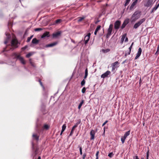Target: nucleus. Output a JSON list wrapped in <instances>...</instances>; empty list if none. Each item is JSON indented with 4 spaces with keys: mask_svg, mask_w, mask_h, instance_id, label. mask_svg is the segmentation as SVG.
I'll use <instances>...</instances> for the list:
<instances>
[{
    "mask_svg": "<svg viewBox=\"0 0 159 159\" xmlns=\"http://www.w3.org/2000/svg\"><path fill=\"white\" fill-rule=\"evenodd\" d=\"M10 43L8 45H7L6 48L3 49V52L8 51L10 50L12 51L15 48L18 47V42L16 39H12L10 42Z\"/></svg>",
    "mask_w": 159,
    "mask_h": 159,
    "instance_id": "nucleus-1",
    "label": "nucleus"
},
{
    "mask_svg": "<svg viewBox=\"0 0 159 159\" xmlns=\"http://www.w3.org/2000/svg\"><path fill=\"white\" fill-rule=\"evenodd\" d=\"M140 12L139 11H136L134 12L131 16V21H135L140 17Z\"/></svg>",
    "mask_w": 159,
    "mask_h": 159,
    "instance_id": "nucleus-2",
    "label": "nucleus"
},
{
    "mask_svg": "<svg viewBox=\"0 0 159 159\" xmlns=\"http://www.w3.org/2000/svg\"><path fill=\"white\" fill-rule=\"evenodd\" d=\"M146 19L143 18L136 23L134 25L133 28L135 29H137L142 23L145 21Z\"/></svg>",
    "mask_w": 159,
    "mask_h": 159,
    "instance_id": "nucleus-3",
    "label": "nucleus"
},
{
    "mask_svg": "<svg viewBox=\"0 0 159 159\" xmlns=\"http://www.w3.org/2000/svg\"><path fill=\"white\" fill-rule=\"evenodd\" d=\"M152 0H145L144 1V6L147 7H151L152 5Z\"/></svg>",
    "mask_w": 159,
    "mask_h": 159,
    "instance_id": "nucleus-4",
    "label": "nucleus"
},
{
    "mask_svg": "<svg viewBox=\"0 0 159 159\" xmlns=\"http://www.w3.org/2000/svg\"><path fill=\"white\" fill-rule=\"evenodd\" d=\"M113 25L112 24H111L109 26V27L107 30V33L106 35V38H108L111 35Z\"/></svg>",
    "mask_w": 159,
    "mask_h": 159,
    "instance_id": "nucleus-5",
    "label": "nucleus"
},
{
    "mask_svg": "<svg viewBox=\"0 0 159 159\" xmlns=\"http://www.w3.org/2000/svg\"><path fill=\"white\" fill-rule=\"evenodd\" d=\"M5 34L6 36V38L4 41V43L5 44H6L7 43H8L9 42H10L11 37L10 34H9L8 33H5Z\"/></svg>",
    "mask_w": 159,
    "mask_h": 159,
    "instance_id": "nucleus-6",
    "label": "nucleus"
},
{
    "mask_svg": "<svg viewBox=\"0 0 159 159\" xmlns=\"http://www.w3.org/2000/svg\"><path fill=\"white\" fill-rule=\"evenodd\" d=\"M119 64V63L118 61H116L115 62L113 63L112 64L111 71H114L116 68L118 67H119L118 65Z\"/></svg>",
    "mask_w": 159,
    "mask_h": 159,
    "instance_id": "nucleus-7",
    "label": "nucleus"
},
{
    "mask_svg": "<svg viewBox=\"0 0 159 159\" xmlns=\"http://www.w3.org/2000/svg\"><path fill=\"white\" fill-rule=\"evenodd\" d=\"M80 123V121L78 122H77L75 125L71 129V131L70 132V133L69 134L70 136H71L74 132V131L75 130V128H76L78 126V125Z\"/></svg>",
    "mask_w": 159,
    "mask_h": 159,
    "instance_id": "nucleus-8",
    "label": "nucleus"
},
{
    "mask_svg": "<svg viewBox=\"0 0 159 159\" xmlns=\"http://www.w3.org/2000/svg\"><path fill=\"white\" fill-rule=\"evenodd\" d=\"M121 22L120 20L116 21L114 23V28L115 29L118 30L119 28Z\"/></svg>",
    "mask_w": 159,
    "mask_h": 159,
    "instance_id": "nucleus-9",
    "label": "nucleus"
},
{
    "mask_svg": "<svg viewBox=\"0 0 159 159\" xmlns=\"http://www.w3.org/2000/svg\"><path fill=\"white\" fill-rule=\"evenodd\" d=\"M90 35L91 34L90 33H88L87 35L85 36L84 38V43L85 44H86L89 41L90 38Z\"/></svg>",
    "mask_w": 159,
    "mask_h": 159,
    "instance_id": "nucleus-10",
    "label": "nucleus"
},
{
    "mask_svg": "<svg viewBox=\"0 0 159 159\" xmlns=\"http://www.w3.org/2000/svg\"><path fill=\"white\" fill-rule=\"evenodd\" d=\"M111 74V72L109 70L107 71L106 72L104 73L101 75V77L102 78H104L106 77H108V75Z\"/></svg>",
    "mask_w": 159,
    "mask_h": 159,
    "instance_id": "nucleus-11",
    "label": "nucleus"
},
{
    "mask_svg": "<svg viewBox=\"0 0 159 159\" xmlns=\"http://www.w3.org/2000/svg\"><path fill=\"white\" fill-rule=\"evenodd\" d=\"M142 52V50L141 48H139L138 51L136 54V56L135 57V59H137L141 55Z\"/></svg>",
    "mask_w": 159,
    "mask_h": 159,
    "instance_id": "nucleus-12",
    "label": "nucleus"
},
{
    "mask_svg": "<svg viewBox=\"0 0 159 159\" xmlns=\"http://www.w3.org/2000/svg\"><path fill=\"white\" fill-rule=\"evenodd\" d=\"M90 135L91 136L90 139L91 140H93L94 139V135L95 132L94 130H92L90 132Z\"/></svg>",
    "mask_w": 159,
    "mask_h": 159,
    "instance_id": "nucleus-13",
    "label": "nucleus"
},
{
    "mask_svg": "<svg viewBox=\"0 0 159 159\" xmlns=\"http://www.w3.org/2000/svg\"><path fill=\"white\" fill-rule=\"evenodd\" d=\"M137 2H138V0H135V1L134 2L132 3L131 5L129 7L130 10H132L134 6L137 3Z\"/></svg>",
    "mask_w": 159,
    "mask_h": 159,
    "instance_id": "nucleus-14",
    "label": "nucleus"
},
{
    "mask_svg": "<svg viewBox=\"0 0 159 159\" xmlns=\"http://www.w3.org/2000/svg\"><path fill=\"white\" fill-rule=\"evenodd\" d=\"M18 59H19L20 62L23 64H25V61L24 58L20 56V57H18Z\"/></svg>",
    "mask_w": 159,
    "mask_h": 159,
    "instance_id": "nucleus-15",
    "label": "nucleus"
},
{
    "mask_svg": "<svg viewBox=\"0 0 159 159\" xmlns=\"http://www.w3.org/2000/svg\"><path fill=\"white\" fill-rule=\"evenodd\" d=\"M49 32H46L43 33V34L42 35L41 38H43L45 37H49Z\"/></svg>",
    "mask_w": 159,
    "mask_h": 159,
    "instance_id": "nucleus-16",
    "label": "nucleus"
},
{
    "mask_svg": "<svg viewBox=\"0 0 159 159\" xmlns=\"http://www.w3.org/2000/svg\"><path fill=\"white\" fill-rule=\"evenodd\" d=\"M57 43L56 42H55L53 43L47 44L46 45V47H52L53 46H54L55 45H56Z\"/></svg>",
    "mask_w": 159,
    "mask_h": 159,
    "instance_id": "nucleus-17",
    "label": "nucleus"
},
{
    "mask_svg": "<svg viewBox=\"0 0 159 159\" xmlns=\"http://www.w3.org/2000/svg\"><path fill=\"white\" fill-rule=\"evenodd\" d=\"M61 34V32L58 31L55 33H54L52 34V36L53 38L57 37L58 36L60 35Z\"/></svg>",
    "mask_w": 159,
    "mask_h": 159,
    "instance_id": "nucleus-18",
    "label": "nucleus"
},
{
    "mask_svg": "<svg viewBox=\"0 0 159 159\" xmlns=\"http://www.w3.org/2000/svg\"><path fill=\"white\" fill-rule=\"evenodd\" d=\"M33 138L34 139L36 140L37 141L39 139V136L36 134H33L32 135Z\"/></svg>",
    "mask_w": 159,
    "mask_h": 159,
    "instance_id": "nucleus-19",
    "label": "nucleus"
},
{
    "mask_svg": "<svg viewBox=\"0 0 159 159\" xmlns=\"http://www.w3.org/2000/svg\"><path fill=\"white\" fill-rule=\"evenodd\" d=\"M20 55H18L16 53H14L12 54V56L13 58H17L18 59V57H20Z\"/></svg>",
    "mask_w": 159,
    "mask_h": 159,
    "instance_id": "nucleus-20",
    "label": "nucleus"
},
{
    "mask_svg": "<svg viewBox=\"0 0 159 159\" xmlns=\"http://www.w3.org/2000/svg\"><path fill=\"white\" fill-rule=\"evenodd\" d=\"M32 149L33 151H34L35 154L36 155L37 153V152L38 150V149L37 148H36V149H34V144L33 142H32Z\"/></svg>",
    "mask_w": 159,
    "mask_h": 159,
    "instance_id": "nucleus-21",
    "label": "nucleus"
},
{
    "mask_svg": "<svg viewBox=\"0 0 159 159\" xmlns=\"http://www.w3.org/2000/svg\"><path fill=\"white\" fill-rule=\"evenodd\" d=\"M39 42V41L35 38L33 39L32 41V43L33 44H38Z\"/></svg>",
    "mask_w": 159,
    "mask_h": 159,
    "instance_id": "nucleus-22",
    "label": "nucleus"
},
{
    "mask_svg": "<svg viewBox=\"0 0 159 159\" xmlns=\"http://www.w3.org/2000/svg\"><path fill=\"white\" fill-rule=\"evenodd\" d=\"M130 133V130L126 132L125 133V134L124 136H123L125 138V139L128 136L129 134Z\"/></svg>",
    "mask_w": 159,
    "mask_h": 159,
    "instance_id": "nucleus-23",
    "label": "nucleus"
},
{
    "mask_svg": "<svg viewBox=\"0 0 159 159\" xmlns=\"http://www.w3.org/2000/svg\"><path fill=\"white\" fill-rule=\"evenodd\" d=\"M62 21V20L61 19H58L56 20L55 23L53 24L54 25H55L56 24H59L61 23Z\"/></svg>",
    "mask_w": 159,
    "mask_h": 159,
    "instance_id": "nucleus-24",
    "label": "nucleus"
},
{
    "mask_svg": "<svg viewBox=\"0 0 159 159\" xmlns=\"http://www.w3.org/2000/svg\"><path fill=\"white\" fill-rule=\"evenodd\" d=\"M84 100H81V102L79 104V105L78 106V108L79 109H80L81 107H82V105L84 103Z\"/></svg>",
    "mask_w": 159,
    "mask_h": 159,
    "instance_id": "nucleus-25",
    "label": "nucleus"
},
{
    "mask_svg": "<svg viewBox=\"0 0 159 159\" xmlns=\"http://www.w3.org/2000/svg\"><path fill=\"white\" fill-rule=\"evenodd\" d=\"M110 50L109 49L107 48L106 49H102V51L104 53H106L109 52Z\"/></svg>",
    "mask_w": 159,
    "mask_h": 159,
    "instance_id": "nucleus-26",
    "label": "nucleus"
},
{
    "mask_svg": "<svg viewBox=\"0 0 159 159\" xmlns=\"http://www.w3.org/2000/svg\"><path fill=\"white\" fill-rule=\"evenodd\" d=\"M131 0H126L125 1V2L124 4V6L125 7L127 6L129 4V2H130Z\"/></svg>",
    "mask_w": 159,
    "mask_h": 159,
    "instance_id": "nucleus-27",
    "label": "nucleus"
},
{
    "mask_svg": "<svg viewBox=\"0 0 159 159\" xmlns=\"http://www.w3.org/2000/svg\"><path fill=\"white\" fill-rule=\"evenodd\" d=\"M125 139H126L123 137H121V140L122 143H124Z\"/></svg>",
    "mask_w": 159,
    "mask_h": 159,
    "instance_id": "nucleus-28",
    "label": "nucleus"
},
{
    "mask_svg": "<svg viewBox=\"0 0 159 159\" xmlns=\"http://www.w3.org/2000/svg\"><path fill=\"white\" fill-rule=\"evenodd\" d=\"M101 27V26L100 25H98L97 27L96 28L95 30L96 31L98 32V31H99Z\"/></svg>",
    "mask_w": 159,
    "mask_h": 159,
    "instance_id": "nucleus-29",
    "label": "nucleus"
},
{
    "mask_svg": "<svg viewBox=\"0 0 159 159\" xmlns=\"http://www.w3.org/2000/svg\"><path fill=\"white\" fill-rule=\"evenodd\" d=\"M32 55V53L31 52H29L26 55V57L27 58H29Z\"/></svg>",
    "mask_w": 159,
    "mask_h": 159,
    "instance_id": "nucleus-30",
    "label": "nucleus"
},
{
    "mask_svg": "<svg viewBox=\"0 0 159 159\" xmlns=\"http://www.w3.org/2000/svg\"><path fill=\"white\" fill-rule=\"evenodd\" d=\"M85 81L84 80V79L81 82V86H84L85 84Z\"/></svg>",
    "mask_w": 159,
    "mask_h": 159,
    "instance_id": "nucleus-31",
    "label": "nucleus"
},
{
    "mask_svg": "<svg viewBox=\"0 0 159 159\" xmlns=\"http://www.w3.org/2000/svg\"><path fill=\"white\" fill-rule=\"evenodd\" d=\"M49 127V126L47 124L43 126V128L46 129H48Z\"/></svg>",
    "mask_w": 159,
    "mask_h": 159,
    "instance_id": "nucleus-32",
    "label": "nucleus"
},
{
    "mask_svg": "<svg viewBox=\"0 0 159 159\" xmlns=\"http://www.w3.org/2000/svg\"><path fill=\"white\" fill-rule=\"evenodd\" d=\"M131 51H127L126 52V53L125 54V56H126L127 55H129L131 53Z\"/></svg>",
    "mask_w": 159,
    "mask_h": 159,
    "instance_id": "nucleus-33",
    "label": "nucleus"
},
{
    "mask_svg": "<svg viewBox=\"0 0 159 159\" xmlns=\"http://www.w3.org/2000/svg\"><path fill=\"white\" fill-rule=\"evenodd\" d=\"M33 37V35H32L30 37H28L27 38V42H29L30 40L32 38V37Z\"/></svg>",
    "mask_w": 159,
    "mask_h": 159,
    "instance_id": "nucleus-34",
    "label": "nucleus"
},
{
    "mask_svg": "<svg viewBox=\"0 0 159 159\" xmlns=\"http://www.w3.org/2000/svg\"><path fill=\"white\" fill-rule=\"evenodd\" d=\"M114 155V154H113L112 152H110L109 153L108 155V157H112Z\"/></svg>",
    "mask_w": 159,
    "mask_h": 159,
    "instance_id": "nucleus-35",
    "label": "nucleus"
},
{
    "mask_svg": "<svg viewBox=\"0 0 159 159\" xmlns=\"http://www.w3.org/2000/svg\"><path fill=\"white\" fill-rule=\"evenodd\" d=\"M129 19L125 20V21H124V22L123 23H124V24H125L126 25L129 23Z\"/></svg>",
    "mask_w": 159,
    "mask_h": 159,
    "instance_id": "nucleus-36",
    "label": "nucleus"
},
{
    "mask_svg": "<svg viewBox=\"0 0 159 159\" xmlns=\"http://www.w3.org/2000/svg\"><path fill=\"white\" fill-rule=\"evenodd\" d=\"M126 36V34H123L122 35V37L121 39V40H122L123 41L124 40Z\"/></svg>",
    "mask_w": 159,
    "mask_h": 159,
    "instance_id": "nucleus-37",
    "label": "nucleus"
},
{
    "mask_svg": "<svg viewBox=\"0 0 159 159\" xmlns=\"http://www.w3.org/2000/svg\"><path fill=\"white\" fill-rule=\"evenodd\" d=\"M86 89L85 87H83L82 89V92L83 93H84L85 92Z\"/></svg>",
    "mask_w": 159,
    "mask_h": 159,
    "instance_id": "nucleus-38",
    "label": "nucleus"
},
{
    "mask_svg": "<svg viewBox=\"0 0 159 159\" xmlns=\"http://www.w3.org/2000/svg\"><path fill=\"white\" fill-rule=\"evenodd\" d=\"M79 19L78 20V22H80L82 20H83L84 19V17H79Z\"/></svg>",
    "mask_w": 159,
    "mask_h": 159,
    "instance_id": "nucleus-39",
    "label": "nucleus"
},
{
    "mask_svg": "<svg viewBox=\"0 0 159 159\" xmlns=\"http://www.w3.org/2000/svg\"><path fill=\"white\" fill-rule=\"evenodd\" d=\"M42 30V29L41 28H37L34 29V30L35 31H40Z\"/></svg>",
    "mask_w": 159,
    "mask_h": 159,
    "instance_id": "nucleus-40",
    "label": "nucleus"
},
{
    "mask_svg": "<svg viewBox=\"0 0 159 159\" xmlns=\"http://www.w3.org/2000/svg\"><path fill=\"white\" fill-rule=\"evenodd\" d=\"M66 128V125L65 124H64V125H63L62 126V129H64V130H65Z\"/></svg>",
    "mask_w": 159,
    "mask_h": 159,
    "instance_id": "nucleus-41",
    "label": "nucleus"
},
{
    "mask_svg": "<svg viewBox=\"0 0 159 159\" xmlns=\"http://www.w3.org/2000/svg\"><path fill=\"white\" fill-rule=\"evenodd\" d=\"M99 151H97L96 154V159H98V155L99 154Z\"/></svg>",
    "mask_w": 159,
    "mask_h": 159,
    "instance_id": "nucleus-42",
    "label": "nucleus"
},
{
    "mask_svg": "<svg viewBox=\"0 0 159 159\" xmlns=\"http://www.w3.org/2000/svg\"><path fill=\"white\" fill-rule=\"evenodd\" d=\"M158 7L156 5L155 7H154L152 9L153 10H154L155 11L157 10V9L158 8Z\"/></svg>",
    "mask_w": 159,
    "mask_h": 159,
    "instance_id": "nucleus-43",
    "label": "nucleus"
},
{
    "mask_svg": "<svg viewBox=\"0 0 159 159\" xmlns=\"http://www.w3.org/2000/svg\"><path fill=\"white\" fill-rule=\"evenodd\" d=\"M126 25L125 24H124V23H123L122 24V25L121 26V28L122 29H123L124 28L125 26H126Z\"/></svg>",
    "mask_w": 159,
    "mask_h": 159,
    "instance_id": "nucleus-44",
    "label": "nucleus"
},
{
    "mask_svg": "<svg viewBox=\"0 0 159 159\" xmlns=\"http://www.w3.org/2000/svg\"><path fill=\"white\" fill-rule=\"evenodd\" d=\"M80 155H82V147H81L80 148Z\"/></svg>",
    "mask_w": 159,
    "mask_h": 159,
    "instance_id": "nucleus-45",
    "label": "nucleus"
},
{
    "mask_svg": "<svg viewBox=\"0 0 159 159\" xmlns=\"http://www.w3.org/2000/svg\"><path fill=\"white\" fill-rule=\"evenodd\" d=\"M86 153H84L82 159H85V157H86Z\"/></svg>",
    "mask_w": 159,
    "mask_h": 159,
    "instance_id": "nucleus-46",
    "label": "nucleus"
},
{
    "mask_svg": "<svg viewBox=\"0 0 159 159\" xmlns=\"http://www.w3.org/2000/svg\"><path fill=\"white\" fill-rule=\"evenodd\" d=\"M85 75H88V70L87 69H86L85 70Z\"/></svg>",
    "mask_w": 159,
    "mask_h": 159,
    "instance_id": "nucleus-47",
    "label": "nucleus"
},
{
    "mask_svg": "<svg viewBox=\"0 0 159 159\" xmlns=\"http://www.w3.org/2000/svg\"><path fill=\"white\" fill-rule=\"evenodd\" d=\"M149 156V152L148 151L146 154V159H148V157Z\"/></svg>",
    "mask_w": 159,
    "mask_h": 159,
    "instance_id": "nucleus-48",
    "label": "nucleus"
},
{
    "mask_svg": "<svg viewBox=\"0 0 159 159\" xmlns=\"http://www.w3.org/2000/svg\"><path fill=\"white\" fill-rule=\"evenodd\" d=\"M39 82L40 83V85H41V86H42V87H43V89H44V88L43 86V84H42V82H41V80H39Z\"/></svg>",
    "mask_w": 159,
    "mask_h": 159,
    "instance_id": "nucleus-49",
    "label": "nucleus"
},
{
    "mask_svg": "<svg viewBox=\"0 0 159 159\" xmlns=\"http://www.w3.org/2000/svg\"><path fill=\"white\" fill-rule=\"evenodd\" d=\"M108 122L107 120H106L102 124V126H104Z\"/></svg>",
    "mask_w": 159,
    "mask_h": 159,
    "instance_id": "nucleus-50",
    "label": "nucleus"
},
{
    "mask_svg": "<svg viewBox=\"0 0 159 159\" xmlns=\"http://www.w3.org/2000/svg\"><path fill=\"white\" fill-rule=\"evenodd\" d=\"M133 159H139V158L138 157V156L137 155L134 157H133Z\"/></svg>",
    "mask_w": 159,
    "mask_h": 159,
    "instance_id": "nucleus-51",
    "label": "nucleus"
},
{
    "mask_svg": "<svg viewBox=\"0 0 159 159\" xmlns=\"http://www.w3.org/2000/svg\"><path fill=\"white\" fill-rule=\"evenodd\" d=\"M42 111H43L45 109V106L44 105H43V106H42Z\"/></svg>",
    "mask_w": 159,
    "mask_h": 159,
    "instance_id": "nucleus-52",
    "label": "nucleus"
},
{
    "mask_svg": "<svg viewBox=\"0 0 159 159\" xmlns=\"http://www.w3.org/2000/svg\"><path fill=\"white\" fill-rule=\"evenodd\" d=\"M132 48V46H130V47L129 48V51L130 50V51H131Z\"/></svg>",
    "mask_w": 159,
    "mask_h": 159,
    "instance_id": "nucleus-53",
    "label": "nucleus"
},
{
    "mask_svg": "<svg viewBox=\"0 0 159 159\" xmlns=\"http://www.w3.org/2000/svg\"><path fill=\"white\" fill-rule=\"evenodd\" d=\"M126 61H127V60H125L124 61L122 62V63L123 64H124V63H126Z\"/></svg>",
    "mask_w": 159,
    "mask_h": 159,
    "instance_id": "nucleus-54",
    "label": "nucleus"
},
{
    "mask_svg": "<svg viewBox=\"0 0 159 159\" xmlns=\"http://www.w3.org/2000/svg\"><path fill=\"white\" fill-rule=\"evenodd\" d=\"M157 50V51H159V45L158 46Z\"/></svg>",
    "mask_w": 159,
    "mask_h": 159,
    "instance_id": "nucleus-55",
    "label": "nucleus"
},
{
    "mask_svg": "<svg viewBox=\"0 0 159 159\" xmlns=\"http://www.w3.org/2000/svg\"><path fill=\"white\" fill-rule=\"evenodd\" d=\"M128 41V39L127 38H125V42H127V41Z\"/></svg>",
    "mask_w": 159,
    "mask_h": 159,
    "instance_id": "nucleus-56",
    "label": "nucleus"
},
{
    "mask_svg": "<svg viewBox=\"0 0 159 159\" xmlns=\"http://www.w3.org/2000/svg\"><path fill=\"white\" fill-rule=\"evenodd\" d=\"M159 51H157H157L156 52V53H155V55H157L158 54V52Z\"/></svg>",
    "mask_w": 159,
    "mask_h": 159,
    "instance_id": "nucleus-57",
    "label": "nucleus"
},
{
    "mask_svg": "<svg viewBox=\"0 0 159 159\" xmlns=\"http://www.w3.org/2000/svg\"><path fill=\"white\" fill-rule=\"evenodd\" d=\"M103 130L104 133L105 131V127H104L103 128Z\"/></svg>",
    "mask_w": 159,
    "mask_h": 159,
    "instance_id": "nucleus-58",
    "label": "nucleus"
},
{
    "mask_svg": "<svg viewBox=\"0 0 159 159\" xmlns=\"http://www.w3.org/2000/svg\"><path fill=\"white\" fill-rule=\"evenodd\" d=\"M87 77V75H85L84 77V79H86V78Z\"/></svg>",
    "mask_w": 159,
    "mask_h": 159,
    "instance_id": "nucleus-59",
    "label": "nucleus"
},
{
    "mask_svg": "<svg viewBox=\"0 0 159 159\" xmlns=\"http://www.w3.org/2000/svg\"><path fill=\"white\" fill-rule=\"evenodd\" d=\"M65 130L62 129L61 132V133H63V132L65 131Z\"/></svg>",
    "mask_w": 159,
    "mask_h": 159,
    "instance_id": "nucleus-60",
    "label": "nucleus"
},
{
    "mask_svg": "<svg viewBox=\"0 0 159 159\" xmlns=\"http://www.w3.org/2000/svg\"><path fill=\"white\" fill-rule=\"evenodd\" d=\"M97 32H97V31L96 32V31L95 30V31L94 32V34L95 35H96Z\"/></svg>",
    "mask_w": 159,
    "mask_h": 159,
    "instance_id": "nucleus-61",
    "label": "nucleus"
},
{
    "mask_svg": "<svg viewBox=\"0 0 159 159\" xmlns=\"http://www.w3.org/2000/svg\"><path fill=\"white\" fill-rule=\"evenodd\" d=\"M30 64H31L32 65H33V63H32V62L31 61V60H30Z\"/></svg>",
    "mask_w": 159,
    "mask_h": 159,
    "instance_id": "nucleus-62",
    "label": "nucleus"
},
{
    "mask_svg": "<svg viewBox=\"0 0 159 159\" xmlns=\"http://www.w3.org/2000/svg\"><path fill=\"white\" fill-rule=\"evenodd\" d=\"M155 11L154 10H153V9H152V10L151 11V13H152V12H153L154 11Z\"/></svg>",
    "mask_w": 159,
    "mask_h": 159,
    "instance_id": "nucleus-63",
    "label": "nucleus"
},
{
    "mask_svg": "<svg viewBox=\"0 0 159 159\" xmlns=\"http://www.w3.org/2000/svg\"><path fill=\"white\" fill-rule=\"evenodd\" d=\"M26 46H25V47H24L23 49L24 50L26 48Z\"/></svg>",
    "mask_w": 159,
    "mask_h": 159,
    "instance_id": "nucleus-64",
    "label": "nucleus"
}]
</instances>
